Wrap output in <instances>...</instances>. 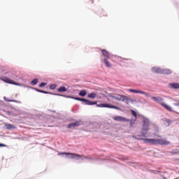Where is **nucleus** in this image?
Masks as SVG:
<instances>
[{
    "mask_svg": "<svg viewBox=\"0 0 179 179\" xmlns=\"http://www.w3.org/2000/svg\"><path fill=\"white\" fill-rule=\"evenodd\" d=\"M149 127H150V120L144 117L143 119L142 131L140 134H136L134 138L140 141H143L144 143H149L150 145H161L162 146L171 145V142L166 138H162V136H157V138H145L149 131Z\"/></svg>",
    "mask_w": 179,
    "mask_h": 179,
    "instance_id": "f257e3e1",
    "label": "nucleus"
},
{
    "mask_svg": "<svg viewBox=\"0 0 179 179\" xmlns=\"http://www.w3.org/2000/svg\"><path fill=\"white\" fill-rule=\"evenodd\" d=\"M115 94L110 93L108 94V96L118 100L119 101H128L129 100V98L125 95L117 94L116 96H115Z\"/></svg>",
    "mask_w": 179,
    "mask_h": 179,
    "instance_id": "f03ea898",
    "label": "nucleus"
},
{
    "mask_svg": "<svg viewBox=\"0 0 179 179\" xmlns=\"http://www.w3.org/2000/svg\"><path fill=\"white\" fill-rule=\"evenodd\" d=\"M71 99H73L74 100H78V101H83V104H85V106H94L97 104V101H90L83 98L71 97Z\"/></svg>",
    "mask_w": 179,
    "mask_h": 179,
    "instance_id": "7ed1b4c3",
    "label": "nucleus"
},
{
    "mask_svg": "<svg viewBox=\"0 0 179 179\" xmlns=\"http://www.w3.org/2000/svg\"><path fill=\"white\" fill-rule=\"evenodd\" d=\"M96 107H100L101 108H115V110H120V108L118 106H115L112 104H108V103H100V104H96Z\"/></svg>",
    "mask_w": 179,
    "mask_h": 179,
    "instance_id": "20e7f679",
    "label": "nucleus"
},
{
    "mask_svg": "<svg viewBox=\"0 0 179 179\" xmlns=\"http://www.w3.org/2000/svg\"><path fill=\"white\" fill-rule=\"evenodd\" d=\"M1 80L3 82H5L6 83H8L9 85H15V86H20L19 83L15 82L12 79L8 78V77H1Z\"/></svg>",
    "mask_w": 179,
    "mask_h": 179,
    "instance_id": "39448f33",
    "label": "nucleus"
},
{
    "mask_svg": "<svg viewBox=\"0 0 179 179\" xmlns=\"http://www.w3.org/2000/svg\"><path fill=\"white\" fill-rule=\"evenodd\" d=\"M61 155H66V156H71V159H82V155H78V154H73L71 152H59L58 155L61 156Z\"/></svg>",
    "mask_w": 179,
    "mask_h": 179,
    "instance_id": "423d86ee",
    "label": "nucleus"
},
{
    "mask_svg": "<svg viewBox=\"0 0 179 179\" xmlns=\"http://www.w3.org/2000/svg\"><path fill=\"white\" fill-rule=\"evenodd\" d=\"M129 92H130L131 93H138L140 94H145V96H146L147 97H150V93H148L146 92H143L138 90H133V89H129Z\"/></svg>",
    "mask_w": 179,
    "mask_h": 179,
    "instance_id": "0eeeda50",
    "label": "nucleus"
},
{
    "mask_svg": "<svg viewBox=\"0 0 179 179\" xmlns=\"http://www.w3.org/2000/svg\"><path fill=\"white\" fill-rule=\"evenodd\" d=\"M115 121H119L121 122H129V119H127L126 117L122 116H115L113 117Z\"/></svg>",
    "mask_w": 179,
    "mask_h": 179,
    "instance_id": "6e6552de",
    "label": "nucleus"
},
{
    "mask_svg": "<svg viewBox=\"0 0 179 179\" xmlns=\"http://www.w3.org/2000/svg\"><path fill=\"white\" fill-rule=\"evenodd\" d=\"M80 125H82V121L81 120H78L76 121V122H73L69 124L67 126V128H69V129H71V128H75V127H80Z\"/></svg>",
    "mask_w": 179,
    "mask_h": 179,
    "instance_id": "1a4fd4ad",
    "label": "nucleus"
},
{
    "mask_svg": "<svg viewBox=\"0 0 179 179\" xmlns=\"http://www.w3.org/2000/svg\"><path fill=\"white\" fill-rule=\"evenodd\" d=\"M101 52H102V55H103V57H105V58L107 59H110V53L108 52V51H107L106 49H102L101 50Z\"/></svg>",
    "mask_w": 179,
    "mask_h": 179,
    "instance_id": "9d476101",
    "label": "nucleus"
},
{
    "mask_svg": "<svg viewBox=\"0 0 179 179\" xmlns=\"http://www.w3.org/2000/svg\"><path fill=\"white\" fill-rule=\"evenodd\" d=\"M169 87L171 89H179V83H171L169 84Z\"/></svg>",
    "mask_w": 179,
    "mask_h": 179,
    "instance_id": "9b49d317",
    "label": "nucleus"
},
{
    "mask_svg": "<svg viewBox=\"0 0 179 179\" xmlns=\"http://www.w3.org/2000/svg\"><path fill=\"white\" fill-rule=\"evenodd\" d=\"M152 100H154V101H157V103H159V104H162L163 103L164 99L162 97H156V96H152Z\"/></svg>",
    "mask_w": 179,
    "mask_h": 179,
    "instance_id": "f8f14e48",
    "label": "nucleus"
},
{
    "mask_svg": "<svg viewBox=\"0 0 179 179\" xmlns=\"http://www.w3.org/2000/svg\"><path fill=\"white\" fill-rule=\"evenodd\" d=\"M161 106H162V107H164L166 108V110H167L168 111H174V110H173V108H171V106L166 104L165 103H162Z\"/></svg>",
    "mask_w": 179,
    "mask_h": 179,
    "instance_id": "ddd939ff",
    "label": "nucleus"
},
{
    "mask_svg": "<svg viewBox=\"0 0 179 179\" xmlns=\"http://www.w3.org/2000/svg\"><path fill=\"white\" fill-rule=\"evenodd\" d=\"M152 72L155 73H162L163 69H160L159 67H154L152 69Z\"/></svg>",
    "mask_w": 179,
    "mask_h": 179,
    "instance_id": "4468645a",
    "label": "nucleus"
},
{
    "mask_svg": "<svg viewBox=\"0 0 179 179\" xmlns=\"http://www.w3.org/2000/svg\"><path fill=\"white\" fill-rule=\"evenodd\" d=\"M173 106V113L179 114V103H174Z\"/></svg>",
    "mask_w": 179,
    "mask_h": 179,
    "instance_id": "2eb2a0df",
    "label": "nucleus"
},
{
    "mask_svg": "<svg viewBox=\"0 0 179 179\" xmlns=\"http://www.w3.org/2000/svg\"><path fill=\"white\" fill-rule=\"evenodd\" d=\"M162 74L170 75V74H171V70H170L169 69H162Z\"/></svg>",
    "mask_w": 179,
    "mask_h": 179,
    "instance_id": "dca6fc26",
    "label": "nucleus"
},
{
    "mask_svg": "<svg viewBox=\"0 0 179 179\" xmlns=\"http://www.w3.org/2000/svg\"><path fill=\"white\" fill-rule=\"evenodd\" d=\"M104 64L107 68H111V63L108 61V59L104 58Z\"/></svg>",
    "mask_w": 179,
    "mask_h": 179,
    "instance_id": "f3484780",
    "label": "nucleus"
},
{
    "mask_svg": "<svg viewBox=\"0 0 179 179\" xmlns=\"http://www.w3.org/2000/svg\"><path fill=\"white\" fill-rule=\"evenodd\" d=\"M86 94H87V92H86V90H81L79 92V96H81V97H85V96H86Z\"/></svg>",
    "mask_w": 179,
    "mask_h": 179,
    "instance_id": "a211bd4d",
    "label": "nucleus"
},
{
    "mask_svg": "<svg viewBox=\"0 0 179 179\" xmlns=\"http://www.w3.org/2000/svg\"><path fill=\"white\" fill-rule=\"evenodd\" d=\"M97 95L96 94H94V93H91V94H89L88 95H87V97L89 98V99H96V96Z\"/></svg>",
    "mask_w": 179,
    "mask_h": 179,
    "instance_id": "6ab92c4d",
    "label": "nucleus"
},
{
    "mask_svg": "<svg viewBox=\"0 0 179 179\" xmlns=\"http://www.w3.org/2000/svg\"><path fill=\"white\" fill-rule=\"evenodd\" d=\"M131 115L135 117V121H136V119L138 118L136 111L131 110Z\"/></svg>",
    "mask_w": 179,
    "mask_h": 179,
    "instance_id": "aec40b11",
    "label": "nucleus"
},
{
    "mask_svg": "<svg viewBox=\"0 0 179 179\" xmlns=\"http://www.w3.org/2000/svg\"><path fill=\"white\" fill-rule=\"evenodd\" d=\"M66 88L65 87H64V86H62V87H60L59 89H58V92H66Z\"/></svg>",
    "mask_w": 179,
    "mask_h": 179,
    "instance_id": "412c9836",
    "label": "nucleus"
},
{
    "mask_svg": "<svg viewBox=\"0 0 179 179\" xmlns=\"http://www.w3.org/2000/svg\"><path fill=\"white\" fill-rule=\"evenodd\" d=\"M6 127L7 129H12V128H15V127L13 126V124H6Z\"/></svg>",
    "mask_w": 179,
    "mask_h": 179,
    "instance_id": "4be33fe9",
    "label": "nucleus"
},
{
    "mask_svg": "<svg viewBox=\"0 0 179 179\" xmlns=\"http://www.w3.org/2000/svg\"><path fill=\"white\" fill-rule=\"evenodd\" d=\"M38 83V80L37 79H34L31 82V85H37V83Z\"/></svg>",
    "mask_w": 179,
    "mask_h": 179,
    "instance_id": "5701e85b",
    "label": "nucleus"
},
{
    "mask_svg": "<svg viewBox=\"0 0 179 179\" xmlns=\"http://www.w3.org/2000/svg\"><path fill=\"white\" fill-rule=\"evenodd\" d=\"M135 121L136 120H129L130 124H129V127H134V125L135 124Z\"/></svg>",
    "mask_w": 179,
    "mask_h": 179,
    "instance_id": "b1692460",
    "label": "nucleus"
},
{
    "mask_svg": "<svg viewBox=\"0 0 179 179\" xmlns=\"http://www.w3.org/2000/svg\"><path fill=\"white\" fill-rule=\"evenodd\" d=\"M171 153L173 154V155H178V153H179V150H173V151L171 152Z\"/></svg>",
    "mask_w": 179,
    "mask_h": 179,
    "instance_id": "393cba45",
    "label": "nucleus"
},
{
    "mask_svg": "<svg viewBox=\"0 0 179 179\" xmlns=\"http://www.w3.org/2000/svg\"><path fill=\"white\" fill-rule=\"evenodd\" d=\"M47 85V83H41L40 85H39V87H44V86H46Z\"/></svg>",
    "mask_w": 179,
    "mask_h": 179,
    "instance_id": "a878e982",
    "label": "nucleus"
},
{
    "mask_svg": "<svg viewBox=\"0 0 179 179\" xmlns=\"http://www.w3.org/2000/svg\"><path fill=\"white\" fill-rule=\"evenodd\" d=\"M55 87H57L56 85H52L50 86V89H51L52 90H54V89H55Z\"/></svg>",
    "mask_w": 179,
    "mask_h": 179,
    "instance_id": "bb28decb",
    "label": "nucleus"
},
{
    "mask_svg": "<svg viewBox=\"0 0 179 179\" xmlns=\"http://www.w3.org/2000/svg\"><path fill=\"white\" fill-rule=\"evenodd\" d=\"M35 90H36V92H39V93H43V92H44V90H38V89H36Z\"/></svg>",
    "mask_w": 179,
    "mask_h": 179,
    "instance_id": "cd10ccee",
    "label": "nucleus"
},
{
    "mask_svg": "<svg viewBox=\"0 0 179 179\" xmlns=\"http://www.w3.org/2000/svg\"><path fill=\"white\" fill-rule=\"evenodd\" d=\"M5 146H6V145L0 143V148H5Z\"/></svg>",
    "mask_w": 179,
    "mask_h": 179,
    "instance_id": "c85d7f7f",
    "label": "nucleus"
},
{
    "mask_svg": "<svg viewBox=\"0 0 179 179\" xmlns=\"http://www.w3.org/2000/svg\"><path fill=\"white\" fill-rule=\"evenodd\" d=\"M43 93H44L45 94H49L50 93L47 91H43Z\"/></svg>",
    "mask_w": 179,
    "mask_h": 179,
    "instance_id": "c756f323",
    "label": "nucleus"
},
{
    "mask_svg": "<svg viewBox=\"0 0 179 179\" xmlns=\"http://www.w3.org/2000/svg\"><path fill=\"white\" fill-rule=\"evenodd\" d=\"M4 100H6V101H8V102L15 101H12V100H7L6 98H4Z\"/></svg>",
    "mask_w": 179,
    "mask_h": 179,
    "instance_id": "7c9ffc66",
    "label": "nucleus"
},
{
    "mask_svg": "<svg viewBox=\"0 0 179 179\" xmlns=\"http://www.w3.org/2000/svg\"><path fill=\"white\" fill-rule=\"evenodd\" d=\"M84 159H90V157H84Z\"/></svg>",
    "mask_w": 179,
    "mask_h": 179,
    "instance_id": "2f4dec72",
    "label": "nucleus"
},
{
    "mask_svg": "<svg viewBox=\"0 0 179 179\" xmlns=\"http://www.w3.org/2000/svg\"><path fill=\"white\" fill-rule=\"evenodd\" d=\"M92 3H93V0H92Z\"/></svg>",
    "mask_w": 179,
    "mask_h": 179,
    "instance_id": "473e14b6",
    "label": "nucleus"
}]
</instances>
